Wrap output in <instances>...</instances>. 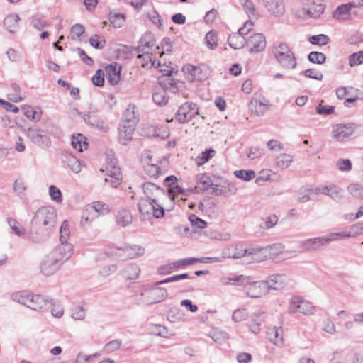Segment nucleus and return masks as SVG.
I'll list each match as a JSON object with an SVG mask.
<instances>
[{"instance_id": "36", "label": "nucleus", "mask_w": 363, "mask_h": 363, "mask_svg": "<svg viewBox=\"0 0 363 363\" xmlns=\"http://www.w3.org/2000/svg\"><path fill=\"white\" fill-rule=\"evenodd\" d=\"M99 216V213H96L89 205H87L82 212L81 224L82 225L89 224Z\"/></svg>"}, {"instance_id": "25", "label": "nucleus", "mask_w": 363, "mask_h": 363, "mask_svg": "<svg viewBox=\"0 0 363 363\" xmlns=\"http://www.w3.org/2000/svg\"><path fill=\"white\" fill-rule=\"evenodd\" d=\"M265 316V313L264 312L255 313L252 315L251 322L248 325L249 329L252 333L257 334L260 332V325L264 323Z\"/></svg>"}, {"instance_id": "46", "label": "nucleus", "mask_w": 363, "mask_h": 363, "mask_svg": "<svg viewBox=\"0 0 363 363\" xmlns=\"http://www.w3.org/2000/svg\"><path fill=\"white\" fill-rule=\"evenodd\" d=\"M84 139L85 138L81 134H79L77 137L73 136L71 143L73 148L79 152H82L84 149H86L88 143Z\"/></svg>"}, {"instance_id": "54", "label": "nucleus", "mask_w": 363, "mask_h": 363, "mask_svg": "<svg viewBox=\"0 0 363 363\" xmlns=\"http://www.w3.org/2000/svg\"><path fill=\"white\" fill-rule=\"evenodd\" d=\"M308 59L312 63L321 65L325 62L326 56L323 52L313 51L308 55Z\"/></svg>"}, {"instance_id": "55", "label": "nucleus", "mask_w": 363, "mask_h": 363, "mask_svg": "<svg viewBox=\"0 0 363 363\" xmlns=\"http://www.w3.org/2000/svg\"><path fill=\"white\" fill-rule=\"evenodd\" d=\"M206 45L211 50H214L217 47L218 37L216 33L213 30H210L206 35Z\"/></svg>"}, {"instance_id": "29", "label": "nucleus", "mask_w": 363, "mask_h": 363, "mask_svg": "<svg viewBox=\"0 0 363 363\" xmlns=\"http://www.w3.org/2000/svg\"><path fill=\"white\" fill-rule=\"evenodd\" d=\"M250 108L252 113L257 116H264L269 109L268 102L259 101L257 99L252 100L250 104Z\"/></svg>"}, {"instance_id": "40", "label": "nucleus", "mask_w": 363, "mask_h": 363, "mask_svg": "<svg viewBox=\"0 0 363 363\" xmlns=\"http://www.w3.org/2000/svg\"><path fill=\"white\" fill-rule=\"evenodd\" d=\"M293 162V157L286 153L280 154L275 159V163L277 167L285 169L288 168Z\"/></svg>"}, {"instance_id": "10", "label": "nucleus", "mask_w": 363, "mask_h": 363, "mask_svg": "<svg viewBox=\"0 0 363 363\" xmlns=\"http://www.w3.org/2000/svg\"><path fill=\"white\" fill-rule=\"evenodd\" d=\"M185 72L188 74V79L191 82H201L206 79L209 74L210 70L205 66H194L188 65L184 68Z\"/></svg>"}, {"instance_id": "32", "label": "nucleus", "mask_w": 363, "mask_h": 363, "mask_svg": "<svg viewBox=\"0 0 363 363\" xmlns=\"http://www.w3.org/2000/svg\"><path fill=\"white\" fill-rule=\"evenodd\" d=\"M325 245L323 237L308 239L301 243V247L306 250H318Z\"/></svg>"}, {"instance_id": "4", "label": "nucleus", "mask_w": 363, "mask_h": 363, "mask_svg": "<svg viewBox=\"0 0 363 363\" xmlns=\"http://www.w3.org/2000/svg\"><path fill=\"white\" fill-rule=\"evenodd\" d=\"M23 130L32 143L39 147L46 150L51 145V139L46 130L37 127H29Z\"/></svg>"}, {"instance_id": "33", "label": "nucleus", "mask_w": 363, "mask_h": 363, "mask_svg": "<svg viewBox=\"0 0 363 363\" xmlns=\"http://www.w3.org/2000/svg\"><path fill=\"white\" fill-rule=\"evenodd\" d=\"M135 109V106L133 104H129L127 106L123 113L122 123L133 124V125H135L138 121V118L136 116Z\"/></svg>"}, {"instance_id": "58", "label": "nucleus", "mask_w": 363, "mask_h": 363, "mask_svg": "<svg viewBox=\"0 0 363 363\" xmlns=\"http://www.w3.org/2000/svg\"><path fill=\"white\" fill-rule=\"evenodd\" d=\"M13 189L17 195L22 198L25 196L24 192L27 189V186L22 179H16L13 183Z\"/></svg>"}, {"instance_id": "43", "label": "nucleus", "mask_w": 363, "mask_h": 363, "mask_svg": "<svg viewBox=\"0 0 363 363\" xmlns=\"http://www.w3.org/2000/svg\"><path fill=\"white\" fill-rule=\"evenodd\" d=\"M149 136L159 137L162 139L167 138L169 135V130L166 126L155 127L150 126Z\"/></svg>"}, {"instance_id": "26", "label": "nucleus", "mask_w": 363, "mask_h": 363, "mask_svg": "<svg viewBox=\"0 0 363 363\" xmlns=\"http://www.w3.org/2000/svg\"><path fill=\"white\" fill-rule=\"evenodd\" d=\"M282 327L274 326L269 328L267 331V337L269 340L277 345H281L284 342Z\"/></svg>"}, {"instance_id": "15", "label": "nucleus", "mask_w": 363, "mask_h": 363, "mask_svg": "<svg viewBox=\"0 0 363 363\" xmlns=\"http://www.w3.org/2000/svg\"><path fill=\"white\" fill-rule=\"evenodd\" d=\"M325 10V5L320 0H307L304 3L303 11L311 18H319Z\"/></svg>"}, {"instance_id": "8", "label": "nucleus", "mask_w": 363, "mask_h": 363, "mask_svg": "<svg viewBox=\"0 0 363 363\" xmlns=\"http://www.w3.org/2000/svg\"><path fill=\"white\" fill-rule=\"evenodd\" d=\"M196 114H199L196 104L186 102L179 107L175 119L179 123H184L189 122Z\"/></svg>"}, {"instance_id": "12", "label": "nucleus", "mask_w": 363, "mask_h": 363, "mask_svg": "<svg viewBox=\"0 0 363 363\" xmlns=\"http://www.w3.org/2000/svg\"><path fill=\"white\" fill-rule=\"evenodd\" d=\"M54 306L55 303L52 298H44L41 295L31 294L28 308L34 311H44Z\"/></svg>"}, {"instance_id": "9", "label": "nucleus", "mask_w": 363, "mask_h": 363, "mask_svg": "<svg viewBox=\"0 0 363 363\" xmlns=\"http://www.w3.org/2000/svg\"><path fill=\"white\" fill-rule=\"evenodd\" d=\"M52 230H49L41 225H36L31 221V226L28 233V238L33 242L39 243L45 241L51 234Z\"/></svg>"}, {"instance_id": "49", "label": "nucleus", "mask_w": 363, "mask_h": 363, "mask_svg": "<svg viewBox=\"0 0 363 363\" xmlns=\"http://www.w3.org/2000/svg\"><path fill=\"white\" fill-rule=\"evenodd\" d=\"M234 250H238V245L227 247L222 250V256L220 257L223 258V262L227 258H228V259L240 258V252H233Z\"/></svg>"}, {"instance_id": "2", "label": "nucleus", "mask_w": 363, "mask_h": 363, "mask_svg": "<svg viewBox=\"0 0 363 363\" xmlns=\"http://www.w3.org/2000/svg\"><path fill=\"white\" fill-rule=\"evenodd\" d=\"M57 219V211L55 208L52 206H43L36 211L32 220L36 225H41L53 231L56 225Z\"/></svg>"}, {"instance_id": "60", "label": "nucleus", "mask_w": 363, "mask_h": 363, "mask_svg": "<svg viewBox=\"0 0 363 363\" xmlns=\"http://www.w3.org/2000/svg\"><path fill=\"white\" fill-rule=\"evenodd\" d=\"M49 195L51 199L57 203H62V194L60 189L54 185H51L49 187Z\"/></svg>"}, {"instance_id": "64", "label": "nucleus", "mask_w": 363, "mask_h": 363, "mask_svg": "<svg viewBox=\"0 0 363 363\" xmlns=\"http://www.w3.org/2000/svg\"><path fill=\"white\" fill-rule=\"evenodd\" d=\"M349 63L351 67L363 63V51L353 53L349 57Z\"/></svg>"}, {"instance_id": "48", "label": "nucleus", "mask_w": 363, "mask_h": 363, "mask_svg": "<svg viewBox=\"0 0 363 363\" xmlns=\"http://www.w3.org/2000/svg\"><path fill=\"white\" fill-rule=\"evenodd\" d=\"M138 207L141 214H151V211L153 209V202L147 199H140Z\"/></svg>"}, {"instance_id": "3", "label": "nucleus", "mask_w": 363, "mask_h": 363, "mask_svg": "<svg viewBox=\"0 0 363 363\" xmlns=\"http://www.w3.org/2000/svg\"><path fill=\"white\" fill-rule=\"evenodd\" d=\"M106 174L104 181L111 186L117 187L122 181V173L114 157L108 156L106 160Z\"/></svg>"}, {"instance_id": "7", "label": "nucleus", "mask_w": 363, "mask_h": 363, "mask_svg": "<svg viewBox=\"0 0 363 363\" xmlns=\"http://www.w3.org/2000/svg\"><path fill=\"white\" fill-rule=\"evenodd\" d=\"M314 310L311 302L299 297H294L289 303L288 312L289 313L298 312L305 315H310L313 314Z\"/></svg>"}, {"instance_id": "14", "label": "nucleus", "mask_w": 363, "mask_h": 363, "mask_svg": "<svg viewBox=\"0 0 363 363\" xmlns=\"http://www.w3.org/2000/svg\"><path fill=\"white\" fill-rule=\"evenodd\" d=\"M73 247L70 243H60L50 255L62 264L72 255Z\"/></svg>"}, {"instance_id": "51", "label": "nucleus", "mask_w": 363, "mask_h": 363, "mask_svg": "<svg viewBox=\"0 0 363 363\" xmlns=\"http://www.w3.org/2000/svg\"><path fill=\"white\" fill-rule=\"evenodd\" d=\"M308 41L313 45H325L330 41V38L325 34H318L310 36Z\"/></svg>"}, {"instance_id": "35", "label": "nucleus", "mask_w": 363, "mask_h": 363, "mask_svg": "<svg viewBox=\"0 0 363 363\" xmlns=\"http://www.w3.org/2000/svg\"><path fill=\"white\" fill-rule=\"evenodd\" d=\"M196 182L195 189L199 188L201 191H206L213 186L212 179L206 174H199L196 176Z\"/></svg>"}, {"instance_id": "63", "label": "nucleus", "mask_w": 363, "mask_h": 363, "mask_svg": "<svg viewBox=\"0 0 363 363\" xmlns=\"http://www.w3.org/2000/svg\"><path fill=\"white\" fill-rule=\"evenodd\" d=\"M89 205L92 207L96 213H99V216L106 214L109 211L108 205L101 201H96Z\"/></svg>"}, {"instance_id": "59", "label": "nucleus", "mask_w": 363, "mask_h": 363, "mask_svg": "<svg viewBox=\"0 0 363 363\" xmlns=\"http://www.w3.org/2000/svg\"><path fill=\"white\" fill-rule=\"evenodd\" d=\"M210 336L216 342H221L228 338V334L218 328L212 330Z\"/></svg>"}, {"instance_id": "44", "label": "nucleus", "mask_w": 363, "mask_h": 363, "mask_svg": "<svg viewBox=\"0 0 363 363\" xmlns=\"http://www.w3.org/2000/svg\"><path fill=\"white\" fill-rule=\"evenodd\" d=\"M31 294L26 291H21L12 294V300L28 307V301Z\"/></svg>"}, {"instance_id": "24", "label": "nucleus", "mask_w": 363, "mask_h": 363, "mask_svg": "<svg viewBox=\"0 0 363 363\" xmlns=\"http://www.w3.org/2000/svg\"><path fill=\"white\" fill-rule=\"evenodd\" d=\"M143 190L147 199L152 201L157 199L160 194L164 193V190L152 182L144 183L143 184Z\"/></svg>"}, {"instance_id": "47", "label": "nucleus", "mask_w": 363, "mask_h": 363, "mask_svg": "<svg viewBox=\"0 0 363 363\" xmlns=\"http://www.w3.org/2000/svg\"><path fill=\"white\" fill-rule=\"evenodd\" d=\"M8 223L11 228L12 233H14L19 237H23L26 235V229L15 219L8 218Z\"/></svg>"}, {"instance_id": "41", "label": "nucleus", "mask_w": 363, "mask_h": 363, "mask_svg": "<svg viewBox=\"0 0 363 363\" xmlns=\"http://www.w3.org/2000/svg\"><path fill=\"white\" fill-rule=\"evenodd\" d=\"M140 269L138 264H130L123 272V275L125 279L133 280L139 277Z\"/></svg>"}, {"instance_id": "16", "label": "nucleus", "mask_w": 363, "mask_h": 363, "mask_svg": "<svg viewBox=\"0 0 363 363\" xmlns=\"http://www.w3.org/2000/svg\"><path fill=\"white\" fill-rule=\"evenodd\" d=\"M62 264L50 254L40 264V272L45 276L55 274Z\"/></svg>"}, {"instance_id": "23", "label": "nucleus", "mask_w": 363, "mask_h": 363, "mask_svg": "<svg viewBox=\"0 0 363 363\" xmlns=\"http://www.w3.org/2000/svg\"><path fill=\"white\" fill-rule=\"evenodd\" d=\"M121 67L117 63L111 64L106 67V72L108 82L117 84L120 80Z\"/></svg>"}, {"instance_id": "22", "label": "nucleus", "mask_w": 363, "mask_h": 363, "mask_svg": "<svg viewBox=\"0 0 363 363\" xmlns=\"http://www.w3.org/2000/svg\"><path fill=\"white\" fill-rule=\"evenodd\" d=\"M267 11L274 16H281L285 12L283 0H262Z\"/></svg>"}, {"instance_id": "38", "label": "nucleus", "mask_w": 363, "mask_h": 363, "mask_svg": "<svg viewBox=\"0 0 363 363\" xmlns=\"http://www.w3.org/2000/svg\"><path fill=\"white\" fill-rule=\"evenodd\" d=\"M19 20L20 18L18 14L11 13L4 18V25L9 32L13 33L18 27Z\"/></svg>"}, {"instance_id": "61", "label": "nucleus", "mask_w": 363, "mask_h": 363, "mask_svg": "<svg viewBox=\"0 0 363 363\" xmlns=\"http://www.w3.org/2000/svg\"><path fill=\"white\" fill-rule=\"evenodd\" d=\"M31 24L35 29L41 30L48 26L47 22L43 16H35L31 19Z\"/></svg>"}, {"instance_id": "5", "label": "nucleus", "mask_w": 363, "mask_h": 363, "mask_svg": "<svg viewBox=\"0 0 363 363\" xmlns=\"http://www.w3.org/2000/svg\"><path fill=\"white\" fill-rule=\"evenodd\" d=\"M357 129L354 123H337L332 125V138L337 142L349 140Z\"/></svg>"}, {"instance_id": "27", "label": "nucleus", "mask_w": 363, "mask_h": 363, "mask_svg": "<svg viewBox=\"0 0 363 363\" xmlns=\"http://www.w3.org/2000/svg\"><path fill=\"white\" fill-rule=\"evenodd\" d=\"M21 111L27 118L33 121H39L42 116V111L39 107L33 108L29 105H23Z\"/></svg>"}, {"instance_id": "18", "label": "nucleus", "mask_w": 363, "mask_h": 363, "mask_svg": "<svg viewBox=\"0 0 363 363\" xmlns=\"http://www.w3.org/2000/svg\"><path fill=\"white\" fill-rule=\"evenodd\" d=\"M118 141L121 144L126 145L132 140L135 131L133 124L121 123L118 128Z\"/></svg>"}, {"instance_id": "45", "label": "nucleus", "mask_w": 363, "mask_h": 363, "mask_svg": "<svg viewBox=\"0 0 363 363\" xmlns=\"http://www.w3.org/2000/svg\"><path fill=\"white\" fill-rule=\"evenodd\" d=\"M350 9L346 4L339 6L333 13V17L337 20H347L350 18Z\"/></svg>"}, {"instance_id": "57", "label": "nucleus", "mask_w": 363, "mask_h": 363, "mask_svg": "<svg viewBox=\"0 0 363 363\" xmlns=\"http://www.w3.org/2000/svg\"><path fill=\"white\" fill-rule=\"evenodd\" d=\"M235 176L244 181L248 182L255 177V173L253 170H237L234 172Z\"/></svg>"}, {"instance_id": "19", "label": "nucleus", "mask_w": 363, "mask_h": 363, "mask_svg": "<svg viewBox=\"0 0 363 363\" xmlns=\"http://www.w3.org/2000/svg\"><path fill=\"white\" fill-rule=\"evenodd\" d=\"M247 44L250 48V52H259L263 50L267 45L265 37L262 33H255L251 35L247 40Z\"/></svg>"}, {"instance_id": "52", "label": "nucleus", "mask_w": 363, "mask_h": 363, "mask_svg": "<svg viewBox=\"0 0 363 363\" xmlns=\"http://www.w3.org/2000/svg\"><path fill=\"white\" fill-rule=\"evenodd\" d=\"M230 282H231L230 284L232 285H237V286H242L244 287H247V283L250 281V277L245 276V275H234L233 277H230Z\"/></svg>"}, {"instance_id": "30", "label": "nucleus", "mask_w": 363, "mask_h": 363, "mask_svg": "<svg viewBox=\"0 0 363 363\" xmlns=\"http://www.w3.org/2000/svg\"><path fill=\"white\" fill-rule=\"evenodd\" d=\"M284 246L281 243H275L263 247V255L265 257L274 259L277 256L283 252Z\"/></svg>"}, {"instance_id": "11", "label": "nucleus", "mask_w": 363, "mask_h": 363, "mask_svg": "<svg viewBox=\"0 0 363 363\" xmlns=\"http://www.w3.org/2000/svg\"><path fill=\"white\" fill-rule=\"evenodd\" d=\"M266 286L264 280L254 281L250 277V281L247 283V287H245L246 294L253 298H260L268 293Z\"/></svg>"}, {"instance_id": "34", "label": "nucleus", "mask_w": 363, "mask_h": 363, "mask_svg": "<svg viewBox=\"0 0 363 363\" xmlns=\"http://www.w3.org/2000/svg\"><path fill=\"white\" fill-rule=\"evenodd\" d=\"M155 45V40H149L145 41V39H141L139 43V45L136 48L137 52L138 53V58H143L145 60V57H149L150 51Z\"/></svg>"}, {"instance_id": "31", "label": "nucleus", "mask_w": 363, "mask_h": 363, "mask_svg": "<svg viewBox=\"0 0 363 363\" xmlns=\"http://www.w3.org/2000/svg\"><path fill=\"white\" fill-rule=\"evenodd\" d=\"M160 84L162 87L163 91L175 94L179 91L177 81L172 78L171 74H168L167 77L160 80Z\"/></svg>"}, {"instance_id": "37", "label": "nucleus", "mask_w": 363, "mask_h": 363, "mask_svg": "<svg viewBox=\"0 0 363 363\" xmlns=\"http://www.w3.org/2000/svg\"><path fill=\"white\" fill-rule=\"evenodd\" d=\"M116 221L118 225L126 227L133 221L130 212L128 210H121L116 215Z\"/></svg>"}, {"instance_id": "50", "label": "nucleus", "mask_w": 363, "mask_h": 363, "mask_svg": "<svg viewBox=\"0 0 363 363\" xmlns=\"http://www.w3.org/2000/svg\"><path fill=\"white\" fill-rule=\"evenodd\" d=\"M215 150L212 148L206 149L202 152L200 155L196 157V164L201 166L206 162H208L215 155Z\"/></svg>"}, {"instance_id": "6", "label": "nucleus", "mask_w": 363, "mask_h": 363, "mask_svg": "<svg viewBox=\"0 0 363 363\" xmlns=\"http://www.w3.org/2000/svg\"><path fill=\"white\" fill-rule=\"evenodd\" d=\"M145 249L138 245H124L123 247H116L115 250L110 252L111 256L116 257L120 260H126L129 259H135L144 254Z\"/></svg>"}, {"instance_id": "21", "label": "nucleus", "mask_w": 363, "mask_h": 363, "mask_svg": "<svg viewBox=\"0 0 363 363\" xmlns=\"http://www.w3.org/2000/svg\"><path fill=\"white\" fill-rule=\"evenodd\" d=\"M267 285V289L279 290L282 289L286 282V277L285 275L280 274H275L270 275L267 280H264Z\"/></svg>"}, {"instance_id": "53", "label": "nucleus", "mask_w": 363, "mask_h": 363, "mask_svg": "<svg viewBox=\"0 0 363 363\" xmlns=\"http://www.w3.org/2000/svg\"><path fill=\"white\" fill-rule=\"evenodd\" d=\"M70 230L69 224L67 220H64L61 224L60 229V243H69L67 242L69 238Z\"/></svg>"}, {"instance_id": "56", "label": "nucleus", "mask_w": 363, "mask_h": 363, "mask_svg": "<svg viewBox=\"0 0 363 363\" xmlns=\"http://www.w3.org/2000/svg\"><path fill=\"white\" fill-rule=\"evenodd\" d=\"M89 43L96 49H102L106 45V40L99 35H94L89 39Z\"/></svg>"}, {"instance_id": "62", "label": "nucleus", "mask_w": 363, "mask_h": 363, "mask_svg": "<svg viewBox=\"0 0 363 363\" xmlns=\"http://www.w3.org/2000/svg\"><path fill=\"white\" fill-rule=\"evenodd\" d=\"M122 345V341L118 339L113 340L107 342L104 347V350L106 353H111L118 350Z\"/></svg>"}, {"instance_id": "39", "label": "nucleus", "mask_w": 363, "mask_h": 363, "mask_svg": "<svg viewBox=\"0 0 363 363\" xmlns=\"http://www.w3.org/2000/svg\"><path fill=\"white\" fill-rule=\"evenodd\" d=\"M228 44L233 49H240L245 45V38L241 34L234 33L229 35Z\"/></svg>"}, {"instance_id": "42", "label": "nucleus", "mask_w": 363, "mask_h": 363, "mask_svg": "<svg viewBox=\"0 0 363 363\" xmlns=\"http://www.w3.org/2000/svg\"><path fill=\"white\" fill-rule=\"evenodd\" d=\"M182 266L179 260H177L164 265H161L160 267H158L157 272L158 274L162 275L169 274H171L174 270H176L177 269L180 268Z\"/></svg>"}, {"instance_id": "17", "label": "nucleus", "mask_w": 363, "mask_h": 363, "mask_svg": "<svg viewBox=\"0 0 363 363\" xmlns=\"http://www.w3.org/2000/svg\"><path fill=\"white\" fill-rule=\"evenodd\" d=\"M78 114L83 118L84 122L88 125H91L104 132H106L108 130V125L99 116L90 112H88L87 113L78 112Z\"/></svg>"}, {"instance_id": "1", "label": "nucleus", "mask_w": 363, "mask_h": 363, "mask_svg": "<svg viewBox=\"0 0 363 363\" xmlns=\"http://www.w3.org/2000/svg\"><path fill=\"white\" fill-rule=\"evenodd\" d=\"M272 52L274 57L283 69L291 70L296 67V57L286 43H279L274 45Z\"/></svg>"}, {"instance_id": "13", "label": "nucleus", "mask_w": 363, "mask_h": 363, "mask_svg": "<svg viewBox=\"0 0 363 363\" xmlns=\"http://www.w3.org/2000/svg\"><path fill=\"white\" fill-rule=\"evenodd\" d=\"M142 295L146 296V304L149 306L162 302L167 298L168 293L165 288L152 287L146 290Z\"/></svg>"}, {"instance_id": "20", "label": "nucleus", "mask_w": 363, "mask_h": 363, "mask_svg": "<svg viewBox=\"0 0 363 363\" xmlns=\"http://www.w3.org/2000/svg\"><path fill=\"white\" fill-rule=\"evenodd\" d=\"M62 162L65 168L69 169L74 174H78L82 171L80 161L70 153L65 152L62 155Z\"/></svg>"}, {"instance_id": "28", "label": "nucleus", "mask_w": 363, "mask_h": 363, "mask_svg": "<svg viewBox=\"0 0 363 363\" xmlns=\"http://www.w3.org/2000/svg\"><path fill=\"white\" fill-rule=\"evenodd\" d=\"M315 191L317 194L319 193L327 195L334 200L340 199V189L333 184L318 187L316 188Z\"/></svg>"}]
</instances>
